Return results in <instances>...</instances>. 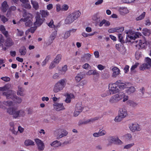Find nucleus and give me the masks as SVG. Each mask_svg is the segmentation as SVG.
I'll list each match as a JSON object with an SVG mask.
<instances>
[{
	"mask_svg": "<svg viewBox=\"0 0 151 151\" xmlns=\"http://www.w3.org/2000/svg\"><path fill=\"white\" fill-rule=\"evenodd\" d=\"M7 112L9 114L12 115L15 118L24 117L25 115V113L24 111L22 110H17L16 108H14L7 109Z\"/></svg>",
	"mask_w": 151,
	"mask_h": 151,
	"instance_id": "1",
	"label": "nucleus"
},
{
	"mask_svg": "<svg viewBox=\"0 0 151 151\" xmlns=\"http://www.w3.org/2000/svg\"><path fill=\"white\" fill-rule=\"evenodd\" d=\"M67 80L65 78L60 79L55 85L53 91L55 93H58L62 90L65 86Z\"/></svg>",
	"mask_w": 151,
	"mask_h": 151,
	"instance_id": "2",
	"label": "nucleus"
},
{
	"mask_svg": "<svg viewBox=\"0 0 151 151\" xmlns=\"http://www.w3.org/2000/svg\"><path fill=\"white\" fill-rule=\"evenodd\" d=\"M126 39L128 42H132L136 39L138 38L141 36V34L139 32H135L129 30L126 32Z\"/></svg>",
	"mask_w": 151,
	"mask_h": 151,
	"instance_id": "3",
	"label": "nucleus"
},
{
	"mask_svg": "<svg viewBox=\"0 0 151 151\" xmlns=\"http://www.w3.org/2000/svg\"><path fill=\"white\" fill-rule=\"evenodd\" d=\"M3 95L5 96L7 99H12L16 103H20L22 101V99L18 97L14 94V92L12 91H10L7 92H4L3 93Z\"/></svg>",
	"mask_w": 151,
	"mask_h": 151,
	"instance_id": "4",
	"label": "nucleus"
},
{
	"mask_svg": "<svg viewBox=\"0 0 151 151\" xmlns=\"http://www.w3.org/2000/svg\"><path fill=\"white\" fill-rule=\"evenodd\" d=\"M81 13L77 11L70 14L67 17L65 20V23L66 24H70L77 19L81 15Z\"/></svg>",
	"mask_w": 151,
	"mask_h": 151,
	"instance_id": "5",
	"label": "nucleus"
},
{
	"mask_svg": "<svg viewBox=\"0 0 151 151\" xmlns=\"http://www.w3.org/2000/svg\"><path fill=\"white\" fill-rule=\"evenodd\" d=\"M120 82L119 81H116L115 83L109 84V89L110 94H115L120 91V90H119L118 85V83H119Z\"/></svg>",
	"mask_w": 151,
	"mask_h": 151,
	"instance_id": "6",
	"label": "nucleus"
},
{
	"mask_svg": "<svg viewBox=\"0 0 151 151\" xmlns=\"http://www.w3.org/2000/svg\"><path fill=\"white\" fill-rule=\"evenodd\" d=\"M24 19H22L21 20H22L25 22V24L26 26H31L32 23V15L30 13L26 12H24L23 15Z\"/></svg>",
	"mask_w": 151,
	"mask_h": 151,
	"instance_id": "7",
	"label": "nucleus"
},
{
	"mask_svg": "<svg viewBox=\"0 0 151 151\" xmlns=\"http://www.w3.org/2000/svg\"><path fill=\"white\" fill-rule=\"evenodd\" d=\"M110 141L109 144L107 146L111 145L113 143L117 145H122L123 144L124 142L117 137L111 136L110 137Z\"/></svg>",
	"mask_w": 151,
	"mask_h": 151,
	"instance_id": "8",
	"label": "nucleus"
},
{
	"mask_svg": "<svg viewBox=\"0 0 151 151\" xmlns=\"http://www.w3.org/2000/svg\"><path fill=\"white\" fill-rule=\"evenodd\" d=\"M129 128L130 130L132 132L139 131L142 130L140 126L136 122L130 124L129 125Z\"/></svg>",
	"mask_w": 151,
	"mask_h": 151,
	"instance_id": "9",
	"label": "nucleus"
},
{
	"mask_svg": "<svg viewBox=\"0 0 151 151\" xmlns=\"http://www.w3.org/2000/svg\"><path fill=\"white\" fill-rule=\"evenodd\" d=\"M34 141L37 146V149L39 151H43L45 148V145L43 142L38 138H35Z\"/></svg>",
	"mask_w": 151,
	"mask_h": 151,
	"instance_id": "10",
	"label": "nucleus"
},
{
	"mask_svg": "<svg viewBox=\"0 0 151 151\" xmlns=\"http://www.w3.org/2000/svg\"><path fill=\"white\" fill-rule=\"evenodd\" d=\"M136 42L137 43L136 46L139 49H144L146 47L147 42L144 39L136 41Z\"/></svg>",
	"mask_w": 151,
	"mask_h": 151,
	"instance_id": "11",
	"label": "nucleus"
},
{
	"mask_svg": "<svg viewBox=\"0 0 151 151\" xmlns=\"http://www.w3.org/2000/svg\"><path fill=\"white\" fill-rule=\"evenodd\" d=\"M113 8L117 10L120 14L122 15H125L129 12V10L126 7L116 6Z\"/></svg>",
	"mask_w": 151,
	"mask_h": 151,
	"instance_id": "12",
	"label": "nucleus"
},
{
	"mask_svg": "<svg viewBox=\"0 0 151 151\" xmlns=\"http://www.w3.org/2000/svg\"><path fill=\"white\" fill-rule=\"evenodd\" d=\"M83 108L81 103H77L76 105L75 110L73 113L74 116H77L82 111Z\"/></svg>",
	"mask_w": 151,
	"mask_h": 151,
	"instance_id": "13",
	"label": "nucleus"
},
{
	"mask_svg": "<svg viewBox=\"0 0 151 151\" xmlns=\"http://www.w3.org/2000/svg\"><path fill=\"white\" fill-rule=\"evenodd\" d=\"M54 109L57 111H60L65 109L63 104L62 103L55 102L53 104Z\"/></svg>",
	"mask_w": 151,
	"mask_h": 151,
	"instance_id": "14",
	"label": "nucleus"
},
{
	"mask_svg": "<svg viewBox=\"0 0 151 151\" xmlns=\"http://www.w3.org/2000/svg\"><path fill=\"white\" fill-rule=\"evenodd\" d=\"M111 70L113 72L112 76L113 78L117 77L121 74L120 70L116 67H112Z\"/></svg>",
	"mask_w": 151,
	"mask_h": 151,
	"instance_id": "15",
	"label": "nucleus"
},
{
	"mask_svg": "<svg viewBox=\"0 0 151 151\" xmlns=\"http://www.w3.org/2000/svg\"><path fill=\"white\" fill-rule=\"evenodd\" d=\"M43 22V20L41 19L40 16L37 15L36 17V21L34 23V25L36 27H39L42 24Z\"/></svg>",
	"mask_w": 151,
	"mask_h": 151,
	"instance_id": "16",
	"label": "nucleus"
},
{
	"mask_svg": "<svg viewBox=\"0 0 151 151\" xmlns=\"http://www.w3.org/2000/svg\"><path fill=\"white\" fill-rule=\"evenodd\" d=\"M124 30V27H117L113 28H111L108 30L109 33H113L114 32H122Z\"/></svg>",
	"mask_w": 151,
	"mask_h": 151,
	"instance_id": "17",
	"label": "nucleus"
},
{
	"mask_svg": "<svg viewBox=\"0 0 151 151\" xmlns=\"http://www.w3.org/2000/svg\"><path fill=\"white\" fill-rule=\"evenodd\" d=\"M58 132L57 136V138L58 139H60L63 137L66 136L68 134V132L65 129L61 130Z\"/></svg>",
	"mask_w": 151,
	"mask_h": 151,
	"instance_id": "18",
	"label": "nucleus"
},
{
	"mask_svg": "<svg viewBox=\"0 0 151 151\" xmlns=\"http://www.w3.org/2000/svg\"><path fill=\"white\" fill-rule=\"evenodd\" d=\"M66 99L65 101L67 103L70 102L72 99L74 98V95L72 93H66L65 94Z\"/></svg>",
	"mask_w": 151,
	"mask_h": 151,
	"instance_id": "19",
	"label": "nucleus"
},
{
	"mask_svg": "<svg viewBox=\"0 0 151 151\" xmlns=\"http://www.w3.org/2000/svg\"><path fill=\"white\" fill-rule=\"evenodd\" d=\"M119 114L124 118L126 117L127 115V112L126 108L123 107L120 109Z\"/></svg>",
	"mask_w": 151,
	"mask_h": 151,
	"instance_id": "20",
	"label": "nucleus"
},
{
	"mask_svg": "<svg viewBox=\"0 0 151 151\" xmlns=\"http://www.w3.org/2000/svg\"><path fill=\"white\" fill-rule=\"evenodd\" d=\"M85 75L82 72L77 74L75 77V80L76 82H78L82 79L84 78Z\"/></svg>",
	"mask_w": 151,
	"mask_h": 151,
	"instance_id": "21",
	"label": "nucleus"
},
{
	"mask_svg": "<svg viewBox=\"0 0 151 151\" xmlns=\"http://www.w3.org/2000/svg\"><path fill=\"white\" fill-rule=\"evenodd\" d=\"M120 81L119 83H118V86L119 87V90H122L125 88L128 87V86L129 84V83H122L120 81Z\"/></svg>",
	"mask_w": 151,
	"mask_h": 151,
	"instance_id": "22",
	"label": "nucleus"
},
{
	"mask_svg": "<svg viewBox=\"0 0 151 151\" xmlns=\"http://www.w3.org/2000/svg\"><path fill=\"white\" fill-rule=\"evenodd\" d=\"M9 6L7 4V2L6 1H4L2 4L1 9L2 12H5L8 9Z\"/></svg>",
	"mask_w": 151,
	"mask_h": 151,
	"instance_id": "23",
	"label": "nucleus"
},
{
	"mask_svg": "<svg viewBox=\"0 0 151 151\" xmlns=\"http://www.w3.org/2000/svg\"><path fill=\"white\" fill-rule=\"evenodd\" d=\"M126 103L127 105L133 108L136 107L138 106V104L137 103L131 100H128Z\"/></svg>",
	"mask_w": 151,
	"mask_h": 151,
	"instance_id": "24",
	"label": "nucleus"
},
{
	"mask_svg": "<svg viewBox=\"0 0 151 151\" xmlns=\"http://www.w3.org/2000/svg\"><path fill=\"white\" fill-rule=\"evenodd\" d=\"M106 132L105 130L100 129L98 132L95 133V137L104 136L106 135Z\"/></svg>",
	"mask_w": 151,
	"mask_h": 151,
	"instance_id": "25",
	"label": "nucleus"
},
{
	"mask_svg": "<svg viewBox=\"0 0 151 151\" xmlns=\"http://www.w3.org/2000/svg\"><path fill=\"white\" fill-rule=\"evenodd\" d=\"M91 55L89 54H86L81 57V60L83 62H86L90 59Z\"/></svg>",
	"mask_w": 151,
	"mask_h": 151,
	"instance_id": "26",
	"label": "nucleus"
},
{
	"mask_svg": "<svg viewBox=\"0 0 151 151\" xmlns=\"http://www.w3.org/2000/svg\"><path fill=\"white\" fill-rule=\"evenodd\" d=\"M11 85L10 84H7L3 87H0V91H8L11 88ZM8 92L7 91L6 92Z\"/></svg>",
	"mask_w": 151,
	"mask_h": 151,
	"instance_id": "27",
	"label": "nucleus"
},
{
	"mask_svg": "<svg viewBox=\"0 0 151 151\" xmlns=\"http://www.w3.org/2000/svg\"><path fill=\"white\" fill-rule=\"evenodd\" d=\"M24 145L26 146H34L35 145L34 142L29 139L26 140L24 141Z\"/></svg>",
	"mask_w": 151,
	"mask_h": 151,
	"instance_id": "28",
	"label": "nucleus"
},
{
	"mask_svg": "<svg viewBox=\"0 0 151 151\" xmlns=\"http://www.w3.org/2000/svg\"><path fill=\"white\" fill-rule=\"evenodd\" d=\"M31 4L35 10H37L39 8L38 3L36 1L32 0L31 1Z\"/></svg>",
	"mask_w": 151,
	"mask_h": 151,
	"instance_id": "29",
	"label": "nucleus"
},
{
	"mask_svg": "<svg viewBox=\"0 0 151 151\" xmlns=\"http://www.w3.org/2000/svg\"><path fill=\"white\" fill-rule=\"evenodd\" d=\"M132 135L129 133L126 134L122 136L123 139L127 140H131L132 139Z\"/></svg>",
	"mask_w": 151,
	"mask_h": 151,
	"instance_id": "30",
	"label": "nucleus"
},
{
	"mask_svg": "<svg viewBox=\"0 0 151 151\" xmlns=\"http://www.w3.org/2000/svg\"><path fill=\"white\" fill-rule=\"evenodd\" d=\"M150 68L149 65L146 63L142 64L139 66V69L141 70H144L146 69H149Z\"/></svg>",
	"mask_w": 151,
	"mask_h": 151,
	"instance_id": "31",
	"label": "nucleus"
},
{
	"mask_svg": "<svg viewBox=\"0 0 151 151\" xmlns=\"http://www.w3.org/2000/svg\"><path fill=\"white\" fill-rule=\"evenodd\" d=\"M19 51L21 55H24L26 53L27 50L24 46H22L19 49Z\"/></svg>",
	"mask_w": 151,
	"mask_h": 151,
	"instance_id": "32",
	"label": "nucleus"
},
{
	"mask_svg": "<svg viewBox=\"0 0 151 151\" xmlns=\"http://www.w3.org/2000/svg\"><path fill=\"white\" fill-rule=\"evenodd\" d=\"M62 58V56L60 54L58 55L54 59L53 61L55 63L58 64Z\"/></svg>",
	"mask_w": 151,
	"mask_h": 151,
	"instance_id": "33",
	"label": "nucleus"
},
{
	"mask_svg": "<svg viewBox=\"0 0 151 151\" xmlns=\"http://www.w3.org/2000/svg\"><path fill=\"white\" fill-rule=\"evenodd\" d=\"M146 12H144L143 13L136 18L137 21H139L144 19L145 17Z\"/></svg>",
	"mask_w": 151,
	"mask_h": 151,
	"instance_id": "34",
	"label": "nucleus"
},
{
	"mask_svg": "<svg viewBox=\"0 0 151 151\" xmlns=\"http://www.w3.org/2000/svg\"><path fill=\"white\" fill-rule=\"evenodd\" d=\"M67 70V66L66 65H64L59 71V73L61 75H63L65 73Z\"/></svg>",
	"mask_w": 151,
	"mask_h": 151,
	"instance_id": "35",
	"label": "nucleus"
},
{
	"mask_svg": "<svg viewBox=\"0 0 151 151\" xmlns=\"http://www.w3.org/2000/svg\"><path fill=\"white\" fill-rule=\"evenodd\" d=\"M24 91L23 88L20 86H19L18 87V90L17 91V94L22 96H23L24 94L23 92Z\"/></svg>",
	"mask_w": 151,
	"mask_h": 151,
	"instance_id": "36",
	"label": "nucleus"
},
{
	"mask_svg": "<svg viewBox=\"0 0 151 151\" xmlns=\"http://www.w3.org/2000/svg\"><path fill=\"white\" fill-rule=\"evenodd\" d=\"M61 145V143L58 140L54 141L50 144L51 146L56 147L60 146Z\"/></svg>",
	"mask_w": 151,
	"mask_h": 151,
	"instance_id": "37",
	"label": "nucleus"
},
{
	"mask_svg": "<svg viewBox=\"0 0 151 151\" xmlns=\"http://www.w3.org/2000/svg\"><path fill=\"white\" fill-rule=\"evenodd\" d=\"M135 91V88L133 87H131L127 89L126 91V92L129 94H130L133 93Z\"/></svg>",
	"mask_w": 151,
	"mask_h": 151,
	"instance_id": "38",
	"label": "nucleus"
},
{
	"mask_svg": "<svg viewBox=\"0 0 151 151\" xmlns=\"http://www.w3.org/2000/svg\"><path fill=\"white\" fill-rule=\"evenodd\" d=\"M16 9V8L14 6H12L10 7L9 9L8 10L6 14V15L7 17H9L10 15L11 12L12 11H14Z\"/></svg>",
	"mask_w": 151,
	"mask_h": 151,
	"instance_id": "39",
	"label": "nucleus"
},
{
	"mask_svg": "<svg viewBox=\"0 0 151 151\" xmlns=\"http://www.w3.org/2000/svg\"><path fill=\"white\" fill-rule=\"evenodd\" d=\"M150 33V30L147 28H145L142 30V33L146 36L149 35Z\"/></svg>",
	"mask_w": 151,
	"mask_h": 151,
	"instance_id": "40",
	"label": "nucleus"
},
{
	"mask_svg": "<svg viewBox=\"0 0 151 151\" xmlns=\"http://www.w3.org/2000/svg\"><path fill=\"white\" fill-rule=\"evenodd\" d=\"M40 13L42 16V17H44L47 16L49 14V12L47 10H42L41 11H40Z\"/></svg>",
	"mask_w": 151,
	"mask_h": 151,
	"instance_id": "41",
	"label": "nucleus"
},
{
	"mask_svg": "<svg viewBox=\"0 0 151 151\" xmlns=\"http://www.w3.org/2000/svg\"><path fill=\"white\" fill-rule=\"evenodd\" d=\"M57 34V32L55 31L53 32L51 34L50 37V40L51 41H52L55 38Z\"/></svg>",
	"mask_w": 151,
	"mask_h": 151,
	"instance_id": "42",
	"label": "nucleus"
},
{
	"mask_svg": "<svg viewBox=\"0 0 151 151\" xmlns=\"http://www.w3.org/2000/svg\"><path fill=\"white\" fill-rule=\"evenodd\" d=\"M134 145V142L128 144L124 145V148L127 150L131 148Z\"/></svg>",
	"mask_w": 151,
	"mask_h": 151,
	"instance_id": "43",
	"label": "nucleus"
},
{
	"mask_svg": "<svg viewBox=\"0 0 151 151\" xmlns=\"http://www.w3.org/2000/svg\"><path fill=\"white\" fill-rule=\"evenodd\" d=\"M0 30L1 31L3 34L6 36L7 35V32L5 30V29L4 26L0 25Z\"/></svg>",
	"mask_w": 151,
	"mask_h": 151,
	"instance_id": "44",
	"label": "nucleus"
},
{
	"mask_svg": "<svg viewBox=\"0 0 151 151\" xmlns=\"http://www.w3.org/2000/svg\"><path fill=\"white\" fill-rule=\"evenodd\" d=\"M124 118L118 114V116H116L114 119V121L116 122H121Z\"/></svg>",
	"mask_w": 151,
	"mask_h": 151,
	"instance_id": "45",
	"label": "nucleus"
},
{
	"mask_svg": "<svg viewBox=\"0 0 151 151\" xmlns=\"http://www.w3.org/2000/svg\"><path fill=\"white\" fill-rule=\"evenodd\" d=\"M10 130L12 132L13 134L17 135L18 134V131L15 130V128L14 127H10L9 128Z\"/></svg>",
	"mask_w": 151,
	"mask_h": 151,
	"instance_id": "46",
	"label": "nucleus"
},
{
	"mask_svg": "<svg viewBox=\"0 0 151 151\" xmlns=\"http://www.w3.org/2000/svg\"><path fill=\"white\" fill-rule=\"evenodd\" d=\"M142 55L141 52L139 51L136 52L135 54V57L137 60H138Z\"/></svg>",
	"mask_w": 151,
	"mask_h": 151,
	"instance_id": "47",
	"label": "nucleus"
},
{
	"mask_svg": "<svg viewBox=\"0 0 151 151\" xmlns=\"http://www.w3.org/2000/svg\"><path fill=\"white\" fill-rule=\"evenodd\" d=\"M70 31H66L63 34V38L65 39H67L70 37Z\"/></svg>",
	"mask_w": 151,
	"mask_h": 151,
	"instance_id": "48",
	"label": "nucleus"
},
{
	"mask_svg": "<svg viewBox=\"0 0 151 151\" xmlns=\"http://www.w3.org/2000/svg\"><path fill=\"white\" fill-rule=\"evenodd\" d=\"M146 63H147L150 68L151 67V59L148 57L146 58L145 59Z\"/></svg>",
	"mask_w": 151,
	"mask_h": 151,
	"instance_id": "49",
	"label": "nucleus"
},
{
	"mask_svg": "<svg viewBox=\"0 0 151 151\" xmlns=\"http://www.w3.org/2000/svg\"><path fill=\"white\" fill-rule=\"evenodd\" d=\"M22 6L24 8L28 9H30L32 7L29 2H27L22 4Z\"/></svg>",
	"mask_w": 151,
	"mask_h": 151,
	"instance_id": "50",
	"label": "nucleus"
},
{
	"mask_svg": "<svg viewBox=\"0 0 151 151\" xmlns=\"http://www.w3.org/2000/svg\"><path fill=\"white\" fill-rule=\"evenodd\" d=\"M14 44L12 40L10 39H8L6 42V45L8 46H10Z\"/></svg>",
	"mask_w": 151,
	"mask_h": 151,
	"instance_id": "51",
	"label": "nucleus"
},
{
	"mask_svg": "<svg viewBox=\"0 0 151 151\" xmlns=\"http://www.w3.org/2000/svg\"><path fill=\"white\" fill-rule=\"evenodd\" d=\"M61 7L62 11H66L68 9L69 7L66 4L62 5Z\"/></svg>",
	"mask_w": 151,
	"mask_h": 151,
	"instance_id": "52",
	"label": "nucleus"
},
{
	"mask_svg": "<svg viewBox=\"0 0 151 151\" xmlns=\"http://www.w3.org/2000/svg\"><path fill=\"white\" fill-rule=\"evenodd\" d=\"M50 59L49 57H47L42 62V66H45L46 63H47Z\"/></svg>",
	"mask_w": 151,
	"mask_h": 151,
	"instance_id": "53",
	"label": "nucleus"
},
{
	"mask_svg": "<svg viewBox=\"0 0 151 151\" xmlns=\"http://www.w3.org/2000/svg\"><path fill=\"white\" fill-rule=\"evenodd\" d=\"M123 93H118L115 94L117 99L118 101L121 100L122 99Z\"/></svg>",
	"mask_w": 151,
	"mask_h": 151,
	"instance_id": "54",
	"label": "nucleus"
},
{
	"mask_svg": "<svg viewBox=\"0 0 151 151\" xmlns=\"http://www.w3.org/2000/svg\"><path fill=\"white\" fill-rule=\"evenodd\" d=\"M119 51L122 54L124 55L126 52V49L125 47L122 46L121 47Z\"/></svg>",
	"mask_w": 151,
	"mask_h": 151,
	"instance_id": "55",
	"label": "nucleus"
},
{
	"mask_svg": "<svg viewBox=\"0 0 151 151\" xmlns=\"http://www.w3.org/2000/svg\"><path fill=\"white\" fill-rule=\"evenodd\" d=\"M57 65V64L55 63L53 61L50 64L49 68L50 69H52Z\"/></svg>",
	"mask_w": 151,
	"mask_h": 151,
	"instance_id": "56",
	"label": "nucleus"
},
{
	"mask_svg": "<svg viewBox=\"0 0 151 151\" xmlns=\"http://www.w3.org/2000/svg\"><path fill=\"white\" fill-rule=\"evenodd\" d=\"M88 124V123L87 120H81L78 122V124L80 125L82 124Z\"/></svg>",
	"mask_w": 151,
	"mask_h": 151,
	"instance_id": "57",
	"label": "nucleus"
},
{
	"mask_svg": "<svg viewBox=\"0 0 151 151\" xmlns=\"http://www.w3.org/2000/svg\"><path fill=\"white\" fill-rule=\"evenodd\" d=\"M17 36H22L23 35V32L22 31L18 29H17Z\"/></svg>",
	"mask_w": 151,
	"mask_h": 151,
	"instance_id": "58",
	"label": "nucleus"
},
{
	"mask_svg": "<svg viewBox=\"0 0 151 151\" xmlns=\"http://www.w3.org/2000/svg\"><path fill=\"white\" fill-rule=\"evenodd\" d=\"M82 68L84 69H88L91 68L90 65L88 63H85L82 66Z\"/></svg>",
	"mask_w": 151,
	"mask_h": 151,
	"instance_id": "59",
	"label": "nucleus"
},
{
	"mask_svg": "<svg viewBox=\"0 0 151 151\" xmlns=\"http://www.w3.org/2000/svg\"><path fill=\"white\" fill-rule=\"evenodd\" d=\"M122 99H123V101L124 102L127 101L128 99V96L127 95H126L124 93H123Z\"/></svg>",
	"mask_w": 151,
	"mask_h": 151,
	"instance_id": "60",
	"label": "nucleus"
},
{
	"mask_svg": "<svg viewBox=\"0 0 151 151\" xmlns=\"http://www.w3.org/2000/svg\"><path fill=\"white\" fill-rule=\"evenodd\" d=\"M139 65L138 63H136L134 65H133L131 68V71L134 70Z\"/></svg>",
	"mask_w": 151,
	"mask_h": 151,
	"instance_id": "61",
	"label": "nucleus"
},
{
	"mask_svg": "<svg viewBox=\"0 0 151 151\" xmlns=\"http://www.w3.org/2000/svg\"><path fill=\"white\" fill-rule=\"evenodd\" d=\"M97 68L99 70H102L104 69L105 68V66H103L101 64H99L97 66Z\"/></svg>",
	"mask_w": 151,
	"mask_h": 151,
	"instance_id": "62",
	"label": "nucleus"
},
{
	"mask_svg": "<svg viewBox=\"0 0 151 151\" xmlns=\"http://www.w3.org/2000/svg\"><path fill=\"white\" fill-rule=\"evenodd\" d=\"M1 20L4 23L7 22L8 19L6 18L4 16L2 15L1 16Z\"/></svg>",
	"mask_w": 151,
	"mask_h": 151,
	"instance_id": "63",
	"label": "nucleus"
},
{
	"mask_svg": "<svg viewBox=\"0 0 151 151\" xmlns=\"http://www.w3.org/2000/svg\"><path fill=\"white\" fill-rule=\"evenodd\" d=\"M4 104L7 106H10L12 105L13 103L10 101H4Z\"/></svg>",
	"mask_w": 151,
	"mask_h": 151,
	"instance_id": "64",
	"label": "nucleus"
}]
</instances>
